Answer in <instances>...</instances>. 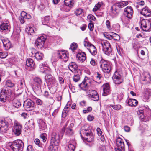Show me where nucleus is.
Segmentation results:
<instances>
[{
	"instance_id": "a19ab883",
	"label": "nucleus",
	"mask_w": 151,
	"mask_h": 151,
	"mask_svg": "<svg viewBox=\"0 0 151 151\" xmlns=\"http://www.w3.org/2000/svg\"><path fill=\"white\" fill-rule=\"evenodd\" d=\"M14 107L18 108L21 105L20 102L18 101H14L13 104Z\"/></svg>"
},
{
	"instance_id": "680f3d73",
	"label": "nucleus",
	"mask_w": 151,
	"mask_h": 151,
	"mask_svg": "<svg viewBox=\"0 0 151 151\" xmlns=\"http://www.w3.org/2000/svg\"><path fill=\"white\" fill-rule=\"evenodd\" d=\"M36 103L37 105H42L43 102L40 99H37L36 100Z\"/></svg>"
},
{
	"instance_id": "37998d69",
	"label": "nucleus",
	"mask_w": 151,
	"mask_h": 151,
	"mask_svg": "<svg viewBox=\"0 0 151 151\" xmlns=\"http://www.w3.org/2000/svg\"><path fill=\"white\" fill-rule=\"evenodd\" d=\"M109 33H111V34H113V37H114V39L116 40H120V36H119L117 34L113 33V32H109Z\"/></svg>"
},
{
	"instance_id": "a878e982",
	"label": "nucleus",
	"mask_w": 151,
	"mask_h": 151,
	"mask_svg": "<svg viewBox=\"0 0 151 151\" xmlns=\"http://www.w3.org/2000/svg\"><path fill=\"white\" fill-rule=\"evenodd\" d=\"M69 69L73 73H76L77 71L78 66L76 63H70L68 66Z\"/></svg>"
},
{
	"instance_id": "5fc2aeb1",
	"label": "nucleus",
	"mask_w": 151,
	"mask_h": 151,
	"mask_svg": "<svg viewBox=\"0 0 151 151\" xmlns=\"http://www.w3.org/2000/svg\"><path fill=\"white\" fill-rule=\"evenodd\" d=\"M46 134L45 133L42 134L40 136V138L42 139L43 142H45L47 138L45 136Z\"/></svg>"
},
{
	"instance_id": "0eeeda50",
	"label": "nucleus",
	"mask_w": 151,
	"mask_h": 151,
	"mask_svg": "<svg viewBox=\"0 0 151 151\" xmlns=\"http://www.w3.org/2000/svg\"><path fill=\"white\" fill-rule=\"evenodd\" d=\"M11 95H13L10 90L3 89L0 93L1 101L4 103L6 102L7 97L9 98Z\"/></svg>"
},
{
	"instance_id": "0e129e2a",
	"label": "nucleus",
	"mask_w": 151,
	"mask_h": 151,
	"mask_svg": "<svg viewBox=\"0 0 151 151\" xmlns=\"http://www.w3.org/2000/svg\"><path fill=\"white\" fill-rule=\"evenodd\" d=\"M58 80L60 84H63L64 83V80L62 77H59L58 78Z\"/></svg>"
},
{
	"instance_id": "f03ea898",
	"label": "nucleus",
	"mask_w": 151,
	"mask_h": 151,
	"mask_svg": "<svg viewBox=\"0 0 151 151\" xmlns=\"http://www.w3.org/2000/svg\"><path fill=\"white\" fill-rule=\"evenodd\" d=\"M40 68L41 72L46 74L45 77V79L47 84H52V83L54 79V78L49 73L50 71V69L48 68L44 67L42 65H40Z\"/></svg>"
},
{
	"instance_id": "20e7f679",
	"label": "nucleus",
	"mask_w": 151,
	"mask_h": 151,
	"mask_svg": "<svg viewBox=\"0 0 151 151\" xmlns=\"http://www.w3.org/2000/svg\"><path fill=\"white\" fill-rule=\"evenodd\" d=\"M69 121H68L66 122L65 125L61 129L62 133H64L65 132V134L68 136H71L74 134V131L73 129V127L74 126L73 123L70 124L69 126L67 127V126L68 123Z\"/></svg>"
},
{
	"instance_id": "f8f14e48",
	"label": "nucleus",
	"mask_w": 151,
	"mask_h": 151,
	"mask_svg": "<svg viewBox=\"0 0 151 151\" xmlns=\"http://www.w3.org/2000/svg\"><path fill=\"white\" fill-rule=\"evenodd\" d=\"M128 4L127 1H124L118 3H116L114 4L111 7V10L112 11H114L117 12L118 10V8H121L124 7Z\"/></svg>"
},
{
	"instance_id": "2eb2a0df",
	"label": "nucleus",
	"mask_w": 151,
	"mask_h": 151,
	"mask_svg": "<svg viewBox=\"0 0 151 151\" xmlns=\"http://www.w3.org/2000/svg\"><path fill=\"white\" fill-rule=\"evenodd\" d=\"M10 124L5 120H0V131L2 133H6L8 130V127Z\"/></svg>"
},
{
	"instance_id": "393cba45",
	"label": "nucleus",
	"mask_w": 151,
	"mask_h": 151,
	"mask_svg": "<svg viewBox=\"0 0 151 151\" xmlns=\"http://www.w3.org/2000/svg\"><path fill=\"white\" fill-rule=\"evenodd\" d=\"M57 56L60 59L62 60L65 62H66L68 59L66 53L62 51H58L57 52Z\"/></svg>"
},
{
	"instance_id": "7ed1b4c3",
	"label": "nucleus",
	"mask_w": 151,
	"mask_h": 151,
	"mask_svg": "<svg viewBox=\"0 0 151 151\" xmlns=\"http://www.w3.org/2000/svg\"><path fill=\"white\" fill-rule=\"evenodd\" d=\"M82 132L85 137H83L81 135V136L83 140H86L88 142H92L94 140V137L91 130L89 129H83Z\"/></svg>"
},
{
	"instance_id": "e2e57ef3",
	"label": "nucleus",
	"mask_w": 151,
	"mask_h": 151,
	"mask_svg": "<svg viewBox=\"0 0 151 151\" xmlns=\"http://www.w3.org/2000/svg\"><path fill=\"white\" fill-rule=\"evenodd\" d=\"M88 120L90 121H92L94 119V117L93 116L89 115L87 117Z\"/></svg>"
},
{
	"instance_id": "bb28decb",
	"label": "nucleus",
	"mask_w": 151,
	"mask_h": 151,
	"mask_svg": "<svg viewBox=\"0 0 151 151\" xmlns=\"http://www.w3.org/2000/svg\"><path fill=\"white\" fill-rule=\"evenodd\" d=\"M76 58L78 59V60L81 62H83L86 59V54L83 52H79L76 55Z\"/></svg>"
},
{
	"instance_id": "412c9836",
	"label": "nucleus",
	"mask_w": 151,
	"mask_h": 151,
	"mask_svg": "<svg viewBox=\"0 0 151 151\" xmlns=\"http://www.w3.org/2000/svg\"><path fill=\"white\" fill-rule=\"evenodd\" d=\"M3 45V46L6 50H9L11 47V44L10 41L8 39L2 37L1 39Z\"/></svg>"
},
{
	"instance_id": "2f4dec72",
	"label": "nucleus",
	"mask_w": 151,
	"mask_h": 151,
	"mask_svg": "<svg viewBox=\"0 0 151 151\" xmlns=\"http://www.w3.org/2000/svg\"><path fill=\"white\" fill-rule=\"evenodd\" d=\"M26 65L28 67H34L35 66V63L33 60L30 58H28L26 61Z\"/></svg>"
},
{
	"instance_id": "ddd939ff",
	"label": "nucleus",
	"mask_w": 151,
	"mask_h": 151,
	"mask_svg": "<svg viewBox=\"0 0 151 151\" xmlns=\"http://www.w3.org/2000/svg\"><path fill=\"white\" fill-rule=\"evenodd\" d=\"M114 83L116 84H119L123 82V78L120 73L116 71L112 77Z\"/></svg>"
},
{
	"instance_id": "49530a36",
	"label": "nucleus",
	"mask_w": 151,
	"mask_h": 151,
	"mask_svg": "<svg viewBox=\"0 0 151 151\" xmlns=\"http://www.w3.org/2000/svg\"><path fill=\"white\" fill-rule=\"evenodd\" d=\"M8 55L6 52H0V58H6Z\"/></svg>"
},
{
	"instance_id": "58836bf2",
	"label": "nucleus",
	"mask_w": 151,
	"mask_h": 151,
	"mask_svg": "<svg viewBox=\"0 0 151 151\" xmlns=\"http://www.w3.org/2000/svg\"><path fill=\"white\" fill-rule=\"evenodd\" d=\"M34 81L35 84L40 85L42 83V81L39 78L36 77L34 79Z\"/></svg>"
},
{
	"instance_id": "864d4df0",
	"label": "nucleus",
	"mask_w": 151,
	"mask_h": 151,
	"mask_svg": "<svg viewBox=\"0 0 151 151\" xmlns=\"http://www.w3.org/2000/svg\"><path fill=\"white\" fill-rule=\"evenodd\" d=\"M105 149V146L103 145L99 144L98 146V150L99 151H103Z\"/></svg>"
},
{
	"instance_id": "cd10ccee",
	"label": "nucleus",
	"mask_w": 151,
	"mask_h": 151,
	"mask_svg": "<svg viewBox=\"0 0 151 151\" xmlns=\"http://www.w3.org/2000/svg\"><path fill=\"white\" fill-rule=\"evenodd\" d=\"M140 13L145 16H149L151 14V11L149 8L146 6L142 9V11L140 12Z\"/></svg>"
},
{
	"instance_id": "5701e85b",
	"label": "nucleus",
	"mask_w": 151,
	"mask_h": 151,
	"mask_svg": "<svg viewBox=\"0 0 151 151\" xmlns=\"http://www.w3.org/2000/svg\"><path fill=\"white\" fill-rule=\"evenodd\" d=\"M37 121L39 124V129L40 131H45L47 129V125L45 122L42 119H38Z\"/></svg>"
},
{
	"instance_id": "774afa93",
	"label": "nucleus",
	"mask_w": 151,
	"mask_h": 151,
	"mask_svg": "<svg viewBox=\"0 0 151 151\" xmlns=\"http://www.w3.org/2000/svg\"><path fill=\"white\" fill-rule=\"evenodd\" d=\"M32 146L31 145H29L27 148V151H32Z\"/></svg>"
},
{
	"instance_id": "338daca9",
	"label": "nucleus",
	"mask_w": 151,
	"mask_h": 151,
	"mask_svg": "<svg viewBox=\"0 0 151 151\" xmlns=\"http://www.w3.org/2000/svg\"><path fill=\"white\" fill-rule=\"evenodd\" d=\"M96 131L97 132L99 136H100L101 135L102 132L99 128H98L96 129Z\"/></svg>"
},
{
	"instance_id": "9d476101",
	"label": "nucleus",
	"mask_w": 151,
	"mask_h": 151,
	"mask_svg": "<svg viewBox=\"0 0 151 151\" xmlns=\"http://www.w3.org/2000/svg\"><path fill=\"white\" fill-rule=\"evenodd\" d=\"M23 106L26 110L28 111L34 110L35 107V104L31 100L27 99L24 101Z\"/></svg>"
},
{
	"instance_id": "79ce46f5",
	"label": "nucleus",
	"mask_w": 151,
	"mask_h": 151,
	"mask_svg": "<svg viewBox=\"0 0 151 151\" xmlns=\"http://www.w3.org/2000/svg\"><path fill=\"white\" fill-rule=\"evenodd\" d=\"M75 149L74 146L72 144H69L68 146L67 150L68 151H74Z\"/></svg>"
},
{
	"instance_id": "9b49d317",
	"label": "nucleus",
	"mask_w": 151,
	"mask_h": 151,
	"mask_svg": "<svg viewBox=\"0 0 151 151\" xmlns=\"http://www.w3.org/2000/svg\"><path fill=\"white\" fill-rule=\"evenodd\" d=\"M84 45L85 47H89V48H88V50L92 55H95L97 54V51L96 47L93 45L87 42L86 38L84 40Z\"/></svg>"
},
{
	"instance_id": "aec40b11",
	"label": "nucleus",
	"mask_w": 151,
	"mask_h": 151,
	"mask_svg": "<svg viewBox=\"0 0 151 151\" xmlns=\"http://www.w3.org/2000/svg\"><path fill=\"white\" fill-rule=\"evenodd\" d=\"M133 13V11L132 8L131 6H128L124 9V14L127 17L130 19L132 17Z\"/></svg>"
},
{
	"instance_id": "39448f33",
	"label": "nucleus",
	"mask_w": 151,
	"mask_h": 151,
	"mask_svg": "<svg viewBox=\"0 0 151 151\" xmlns=\"http://www.w3.org/2000/svg\"><path fill=\"white\" fill-rule=\"evenodd\" d=\"M141 28L144 31H150L151 30V19H143L140 22Z\"/></svg>"
},
{
	"instance_id": "c85d7f7f",
	"label": "nucleus",
	"mask_w": 151,
	"mask_h": 151,
	"mask_svg": "<svg viewBox=\"0 0 151 151\" xmlns=\"http://www.w3.org/2000/svg\"><path fill=\"white\" fill-rule=\"evenodd\" d=\"M10 26L7 23H1L0 26L1 30L2 31H8L9 30Z\"/></svg>"
},
{
	"instance_id": "f3484780",
	"label": "nucleus",
	"mask_w": 151,
	"mask_h": 151,
	"mask_svg": "<svg viewBox=\"0 0 151 151\" xmlns=\"http://www.w3.org/2000/svg\"><path fill=\"white\" fill-rule=\"evenodd\" d=\"M45 40V38L40 36L37 39L35 42V46L38 48L41 49L43 47Z\"/></svg>"
},
{
	"instance_id": "3c124183",
	"label": "nucleus",
	"mask_w": 151,
	"mask_h": 151,
	"mask_svg": "<svg viewBox=\"0 0 151 151\" xmlns=\"http://www.w3.org/2000/svg\"><path fill=\"white\" fill-rule=\"evenodd\" d=\"M47 101L49 104H52L54 102V100L53 99L52 97L50 96L49 97H47Z\"/></svg>"
},
{
	"instance_id": "a211bd4d",
	"label": "nucleus",
	"mask_w": 151,
	"mask_h": 151,
	"mask_svg": "<svg viewBox=\"0 0 151 151\" xmlns=\"http://www.w3.org/2000/svg\"><path fill=\"white\" fill-rule=\"evenodd\" d=\"M50 142L51 143L54 144L55 145V147H57V145H58L60 142V136L58 134L55 132H53L51 135Z\"/></svg>"
},
{
	"instance_id": "4c0bfd02",
	"label": "nucleus",
	"mask_w": 151,
	"mask_h": 151,
	"mask_svg": "<svg viewBox=\"0 0 151 151\" xmlns=\"http://www.w3.org/2000/svg\"><path fill=\"white\" fill-rule=\"evenodd\" d=\"M80 90H83L85 91H88V86H78Z\"/></svg>"
},
{
	"instance_id": "4468645a",
	"label": "nucleus",
	"mask_w": 151,
	"mask_h": 151,
	"mask_svg": "<svg viewBox=\"0 0 151 151\" xmlns=\"http://www.w3.org/2000/svg\"><path fill=\"white\" fill-rule=\"evenodd\" d=\"M22 126L17 121H15L14 123L13 131L14 134L16 136H19L21 134Z\"/></svg>"
},
{
	"instance_id": "a18cd8bd",
	"label": "nucleus",
	"mask_w": 151,
	"mask_h": 151,
	"mask_svg": "<svg viewBox=\"0 0 151 151\" xmlns=\"http://www.w3.org/2000/svg\"><path fill=\"white\" fill-rule=\"evenodd\" d=\"M110 107H112L115 110H119L121 109V105L119 104L117 105H110Z\"/></svg>"
},
{
	"instance_id": "1a4fd4ad",
	"label": "nucleus",
	"mask_w": 151,
	"mask_h": 151,
	"mask_svg": "<svg viewBox=\"0 0 151 151\" xmlns=\"http://www.w3.org/2000/svg\"><path fill=\"white\" fill-rule=\"evenodd\" d=\"M101 44L103 47V50L104 53L107 55L110 54L112 50L109 42L103 40L101 41Z\"/></svg>"
},
{
	"instance_id": "09e8293b",
	"label": "nucleus",
	"mask_w": 151,
	"mask_h": 151,
	"mask_svg": "<svg viewBox=\"0 0 151 151\" xmlns=\"http://www.w3.org/2000/svg\"><path fill=\"white\" fill-rule=\"evenodd\" d=\"M83 12V10L80 8L77 9L75 12V13L77 16L81 14Z\"/></svg>"
},
{
	"instance_id": "f257e3e1",
	"label": "nucleus",
	"mask_w": 151,
	"mask_h": 151,
	"mask_svg": "<svg viewBox=\"0 0 151 151\" xmlns=\"http://www.w3.org/2000/svg\"><path fill=\"white\" fill-rule=\"evenodd\" d=\"M9 145L13 151H22L24 144L21 140H17L9 142Z\"/></svg>"
},
{
	"instance_id": "6e6552de",
	"label": "nucleus",
	"mask_w": 151,
	"mask_h": 151,
	"mask_svg": "<svg viewBox=\"0 0 151 151\" xmlns=\"http://www.w3.org/2000/svg\"><path fill=\"white\" fill-rule=\"evenodd\" d=\"M64 3L65 6L61 7L60 9L66 12L69 11L74 5V0H64Z\"/></svg>"
},
{
	"instance_id": "052dcab7",
	"label": "nucleus",
	"mask_w": 151,
	"mask_h": 151,
	"mask_svg": "<svg viewBox=\"0 0 151 151\" xmlns=\"http://www.w3.org/2000/svg\"><path fill=\"white\" fill-rule=\"evenodd\" d=\"M90 63L93 66H95L96 65V62L93 59H91V61H90Z\"/></svg>"
},
{
	"instance_id": "4d7b16f0",
	"label": "nucleus",
	"mask_w": 151,
	"mask_h": 151,
	"mask_svg": "<svg viewBox=\"0 0 151 151\" xmlns=\"http://www.w3.org/2000/svg\"><path fill=\"white\" fill-rule=\"evenodd\" d=\"M88 27L90 31L93 30L94 27L93 23L90 22L88 24Z\"/></svg>"
},
{
	"instance_id": "c756f323",
	"label": "nucleus",
	"mask_w": 151,
	"mask_h": 151,
	"mask_svg": "<svg viewBox=\"0 0 151 151\" xmlns=\"http://www.w3.org/2000/svg\"><path fill=\"white\" fill-rule=\"evenodd\" d=\"M93 81H92L91 79L88 78V77H85L84 80L82 82L79 84V85H89V84H92Z\"/></svg>"
},
{
	"instance_id": "603ef678",
	"label": "nucleus",
	"mask_w": 151,
	"mask_h": 151,
	"mask_svg": "<svg viewBox=\"0 0 151 151\" xmlns=\"http://www.w3.org/2000/svg\"><path fill=\"white\" fill-rule=\"evenodd\" d=\"M73 81L75 82H77L80 79V76L78 75H75L73 77Z\"/></svg>"
},
{
	"instance_id": "dca6fc26",
	"label": "nucleus",
	"mask_w": 151,
	"mask_h": 151,
	"mask_svg": "<svg viewBox=\"0 0 151 151\" xmlns=\"http://www.w3.org/2000/svg\"><path fill=\"white\" fill-rule=\"evenodd\" d=\"M117 147L115 151H124V144L123 139L120 137L118 138L116 140Z\"/></svg>"
},
{
	"instance_id": "69168bd1",
	"label": "nucleus",
	"mask_w": 151,
	"mask_h": 151,
	"mask_svg": "<svg viewBox=\"0 0 151 151\" xmlns=\"http://www.w3.org/2000/svg\"><path fill=\"white\" fill-rule=\"evenodd\" d=\"M106 24L108 28L109 29L111 27L110 22L109 20H107L106 21Z\"/></svg>"
},
{
	"instance_id": "4be33fe9",
	"label": "nucleus",
	"mask_w": 151,
	"mask_h": 151,
	"mask_svg": "<svg viewBox=\"0 0 151 151\" xmlns=\"http://www.w3.org/2000/svg\"><path fill=\"white\" fill-rule=\"evenodd\" d=\"M89 97L91 98V99L94 101H97L99 99L98 94L96 91L94 90H89Z\"/></svg>"
},
{
	"instance_id": "b1692460",
	"label": "nucleus",
	"mask_w": 151,
	"mask_h": 151,
	"mask_svg": "<svg viewBox=\"0 0 151 151\" xmlns=\"http://www.w3.org/2000/svg\"><path fill=\"white\" fill-rule=\"evenodd\" d=\"M32 56H34L37 60H42L43 57V53L38 52L35 49H33L31 52Z\"/></svg>"
},
{
	"instance_id": "c9c22d12",
	"label": "nucleus",
	"mask_w": 151,
	"mask_h": 151,
	"mask_svg": "<svg viewBox=\"0 0 151 151\" xmlns=\"http://www.w3.org/2000/svg\"><path fill=\"white\" fill-rule=\"evenodd\" d=\"M55 145L54 144L51 143L50 142V145L48 147V151H52V150H56L58 148V145H57V147H55Z\"/></svg>"
},
{
	"instance_id": "f704fd0d",
	"label": "nucleus",
	"mask_w": 151,
	"mask_h": 151,
	"mask_svg": "<svg viewBox=\"0 0 151 151\" xmlns=\"http://www.w3.org/2000/svg\"><path fill=\"white\" fill-rule=\"evenodd\" d=\"M50 21L49 16H46L42 19V22L43 24L49 26Z\"/></svg>"
},
{
	"instance_id": "ea45409f",
	"label": "nucleus",
	"mask_w": 151,
	"mask_h": 151,
	"mask_svg": "<svg viewBox=\"0 0 151 151\" xmlns=\"http://www.w3.org/2000/svg\"><path fill=\"white\" fill-rule=\"evenodd\" d=\"M139 117L141 121L144 122L148 121L150 120V118H146V117H145L143 114H141L139 116Z\"/></svg>"
},
{
	"instance_id": "e433bc0d",
	"label": "nucleus",
	"mask_w": 151,
	"mask_h": 151,
	"mask_svg": "<svg viewBox=\"0 0 151 151\" xmlns=\"http://www.w3.org/2000/svg\"><path fill=\"white\" fill-rule=\"evenodd\" d=\"M25 31L28 34L31 35L32 33L34 32V28L32 27H28L26 28Z\"/></svg>"
},
{
	"instance_id": "423d86ee",
	"label": "nucleus",
	"mask_w": 151,
	"mask_h": 151,
	"mask_svg": "<svg viewBox=\"0 0 151 151\" xmlns=\"http://www.w3.org/2000/svg\"><path fill=\"white\" fill-rule=\"evenodd\" d=\"M102 71L105 73H109L111 70L109 63L103 59H101L99 62Z\"/></svg>"
},
{
	"instance_id": "de8ad7c7",
	"label": "nucleus",
	"mask_w": 151,
	"mask_h": 151,
	"mask_svg": "<svg viewBox=\"0 0 151 151\" xmlns=\"http://www.w3.org/2000/svg\"><path fill=\"white\" fill-rule=\"evenodd\" d=\"M69 88L73 92H75L78 91L77 87L74 86H69Z\"/></svg>"
},
{
	"instance_id": "13d9d810",
	"label": "nucleus",
	"mask_w": 151,
	"mask_h": 151,
	"mask_svg": "<svg viewBox=\"0 0 151 151\" xmlns=\"http://www.w3.org/2000/svg\"><path fill=\"white\" fill-rule=\"evenodd\" d=\"M27 124H28L29 126L32 127V126H33L34 124L33 120L32 119H31L30 120H29L27 123Z\"/></svg>"
},
{
	"instance_id": "6ab92c4d",
	"label": "nucleus",
	"mask_w": 151,
	"mask_h": 151,
	"mask_svg": "<svg viewBox=\"0 0 151 151\" xmlns=\"http://www.w3.org/2000/svg\"><path fill=\"white\" fill-rule=\"evenodd\" d=\"M141 77L142 81H146L145 83H142L143 84H151V79L149 73L148 72H144L141 76Z\"/></svg>"
},
{
	"instance_id": "6e6d98bb",
	"label": "nucleus",
	"mask_w": 151,
	"mask_h": 151,
	"mask_svg": "<svg viewBox=\"0 0 151 151\" xmlns=\"http://www.w3.org/2000/svg\"><path fill=\"white\" fill-rule=\"evenodd\" d=\"M101 6V5L99 4L98 3L96 4L93 10V11L94 12L97 11L100 7Z\"/></svg>"
},
{
	"instance_id": "8fccbe9b",
	"label": "nucleus",
	"mask_w": 151,
	"mask_h": 151,
	"mask_svg": "<svg viewBox=\"0 0 151 151\" xmlns=\"http://www.w3.org/2000/svg\"><path fill=\"white\" fill-rule=\"evenodd\" d=\"M88 19L90 20V22H92L91 20L95 21L96 19L95 17L92 15H89L87 16Z\"/></svg>"
},
{
	"instance_id": "bf43d9fd",
	"label": "nucleus",
	"mask_w": 151,
	"mask_h": 151,
	"mask_svg": "<svg viewBox=\"0 0 151 151\" xmlns=\"http://www.w3.org/2000/svg\"><path fill=\"white\" fill-rule=\"evenodd\" d=\"M68 112V111L65 110L63 111L62 114V116L63 118H65L66 116V114L67 112Z\"/></svg>"
},
{
	"instance_id": "c03bdc74",
	"label": "nucleus",
	"mask_w": 151,
	"mask_h": 151,
	"mask_svg": "<svg viewBox=\"0 0 151 151\" xmlns=\"http://www.w3.org/2000/svg\"><path fill=\"white\" fill-rule=\"evenodd\" d=\"M77 44L76 43H73L70 45V48L73 51L75 50L77 47Z\"/></svg>"
},
{
	"instance_id": "72a5a7b5",
	"label": "nucleus",
	"mask_w": 151,
	"mask_h": 151,
	"mask_svg": "<svg viewBox=\"0 0 151 151\" xmlns=\"http://www.w3.org/2000/svg\"><path fill=\"white\" fill-rule=\"evenodd\" d=\"M138 104V101L135 99H129L128 100V104L131 106H136Z\"/></svg>"
},
{
	"instance_id": "473e14b6",
	"label": "nucleus",
	"mask_w": 151,
	"mask_h": 151,
	"mask_svg": "<svg viewBox=\"0 0 151 151\" xmlns=\"http://www.w3.org/2000/svg\"><path fill=\"white\" fill-rule=\"evenodd\" d=\"M144 96L148 100L151 96V89L146 88L145 89L144 91Z\"/></svg>"
},
{
	"instance_id": "7c9ffc66",
	"label": "nucleus",
	"mask_w": 151,
	"mask_h": 151,
	"mask_svg": "<svg viewBox=\"0 0 151 151\" xmlns=\"http://www.w3.org/2000/svg\"><path fill=\"white\" fill-rule=\"evenodd\" d=\"M103 91L102 95L104 96L107 95L110 91V86H104L103 87Z\"/></svg>"
}]
</instances>
